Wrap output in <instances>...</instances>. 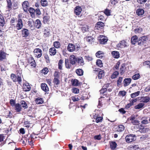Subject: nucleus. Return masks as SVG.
<instances>
[{"instance_id": "f257e3e1", "label": "nucleus", "mask_w": 150, "mask_h": 150, "mask_svg": "<svg viewBox=\"0 0 150 150\" xmlns=\"http://www.w3.org/2000/svg\"><path fill=\"white\" fill-rule=\"evenodd\" d=\"M11 25L17 30L22 29L23 26V23L22 19L20 18L18 20H16L14 18H12L10 21Z\"/></svg>"}, {"instance_id": "f03ea898", "label": "nucleus", "mask_w": 150, "mask_h": 150, "mask_svg": "<svg viewBox=\"0 0 150 150\" xmlns=\"http://www.w3.org/2000/svg\"><path fill=\"white\" fill-rule=\"evenodd\" d=\"M39 134V132H33L31 134L25 135V138L27 139L28 143L31 146H33L34 145L33 143L35 141V139L37 138L38 135Z\"/></svg>"}, {"instance_id": "7ed1b4c3", "label": "nucleus", "mask_w": 150, "mask_h": 150, "mask_svg": "<svg viewBox=\"0 0 150 150\" xmlns=\"http://www.w3.org/2000/svg\"><path fill=\"white\" fill-rule=\"evenodd\" d=\"M149 40L146 36H143L140 37L138 40V45L142 47L147 46L149 44Z\"/></svg>"}, {"instance_id": "20e7f679", "label": "nucleus", "mask_w": 150, "mask_h": 150, "mask_svg": "<svg viewBox=\"0 0 150 150\" xmlns=\"http://www.w3.org/2000/svg\"><path fill=\"white\" fill-rule=\"evenodd\" d=\"M7 5L6 8L8 11H9L11 10L13 8V9L15 10L18 8V5L17 3H15L12 5V2L11 0H6Z\"/></svg>"}, {"instance_id": "39448f33", "label": "nucleus", "mask_w": 150, "mask_h": 150, "mask_svg": "<svg viewBox=\"0 0 150 150\" xmlns=\"http://www.w3.org/2000/svg\"><path fill=\"white\" fill-rule=\"evenodd\" d=\"M11 78L14 82H18V83L20 84L21 83L22 78L20 74L19 76L14 74H11Z\"/></svg>"}, {"instance_id": "423d86ee", "label": "nucleus", "mask_w": 150, "mask_h": 150, "mask_svg": "<svg viewBox=\"0 0 150 150\" xmlns=\"http://www.w3.org/2000/svg\"><path fill=\"white\" fill-rule=\"evenodd\" d=\"M22 6L23 11L27 13L30 6L29 2L27 1H24L22 3Z\"/></svg>"}, {"instance_id": "0eeeda50", "label": "nucleus", "mask_w": 150, "mask_h": 150, "mask_svg": "<svg viewBox=\"0 0 150 150\" xmlns=\"http://www.w3.org/2000/svg\"><path fill=\"white\" fill-rule=\"evenodd\" d=\"M135 135L133 134H128L125 137V140L127 142L129 143L135 140Z\"/></svg>"}, {"instance_id": "6e6552de", "label": "nucleus", "mask_w": 150, "mask_h": 150, "mask_svg": "<svg viewBox=\"0 0 150 150\" xmlns=\"http://www.w3.org/2000/svg\"><path fill=\"white\" fill-rule=\"evenodd\" d=\"M21 32L22 37L25 39H26L30 35L29 30L27 28H23L21 30Z\"/></svg>"}, {"instance_id": "1a4fd4ad", "label": "nucleus", "mask_w": 150, "mask_h": 150, "mask_svg": "<svg viewBox=\"0 0 150 150\" xmlns=\"http://www.w3.org/2000/svg\"><path fill=\"white\" fill-rule=\"evenodd\" d=\"M127 43L125 40H123L120 41L119 43L117 45V47L123 48L127 47L129 45L127 44Z\"/></svg>"}, {"instance_id": "9d476101", "label": "nucleus", "mask_w": 150, "mask_h": 150, "mask_svg": "<svg viewBox=\"0 0 150 150\" xmlns=\"http://www.w3.org/2000/svg\"><path fill=\"white\" fill-rule=\"evenodd\" d=\"M33 52L35 56L38 58L42 56V51L40 48H36L34 50Z\"/></svg>"}, {"instance_id": "9b49d317", "label": "nucleus", "mask_w": 150, "mask_h": 150, "mask_svg": "<svg viewBox=\"0 0 150 150\" xmlns=\"http://www.w3.org/2000/svg\"><path fill=\"white\" fill-rule=\"evenodd\" d=\"M98 38L99 42L101 44H105L108 40L107 38L103 35L99 36Z\"/></svg>"}, {"instance_id": "f8f14e48", "label": "nucleus", "mask_w": 150, "mask_h": 150, "mask_svg": "<svg viewBox=\"0 0 150 150\" xmlns=\"http://www.w3.org/2000/svg\"><path fill=\"white\" fill-rule=\"evenodd\" d=\"M105 25L104 23L100 21L98 22L96 24L95 28L97 30L101 29L104 28Z\"/></svg>"}, {"instance_id": "ddd939ff", "label": "nucleus", "mask_w": 150, "mask_h": 150, "mask_svg": "<svg viewBox=\"0 0 150 150\" xmlns=\"http://www.w3.org/2000/svg\"><path fill=\"white\" fill-rule=\"evenodd\" d=\"M77 58L74 55L70 56L69 57V61L70 63L72 65H75L77 61Z\"/></svg>"}, {"instance_id": "4468645a", "label": "nucleus", "mask_w": 150, "mask_h": 150, "mask_svg": "<svg viewBox=\"0 0 150 150\" xmlns=\"http://www.w3.org/2000/svg\"><path fill=\"white\" fill-rule=\"evenodd\" d=\"M82 11L81 6H76L74 8V12L77 16L79 15Z\"/></svg>"}, {"instance_id": "2eb2a0df", "label": "nucleus", "mask_w": 150, "mask_h": 150, "mask_svg": "<svg viewBox=\"0 0 150 150\" xmlns=\"http://www.w3.org/2000/svg\"><path fill=\"white\" fill-rule=\"evenodd\" d=\"M43 36L45 38L49 37L50 35V30L48 27H46L44 28L43 31Z\"/></svg>"}, {"instance_id": "dca6fc26", "label": "nucleus", "mask_w": 150, "mask_h": 150, "mask_svg": "<svg viewBox=\"0 0 150 150\" xmlns=\"http://www.w3.org/2000/svg\"><path fill=\"white\" fill-rule=\"evenodd\" d=\"M67 49L69 51L73 52L76 50L75 45L72 43H69L68 45Z\"/></svg>"}, {"instance_id": "f3484780", "label": "nucleus", "mask_w": 150, "mask_h": 150, "mask_svg": "<svg viewBox=\"0 0 150 150\" xmlns=\"http://www.w3.org/2000/svg\"><path fill=\"white\" fill-rule=\"evenodd\" d=\"M135 117L134 116H131L129 117L130 120H131V123L134 125H138L139 124V121L135 120Z\"/></svg>"}, {"instance_id": "a211bd4d", "label": "nucleus", "mask_w": 150, "mask_h": 150, "mask_svg": "<svg viewBox=\"0 0 150 150\" xmlns=\"http://www.w3.org/2000/svg\"><path fill=\"white\" fill-rule=\"evenodd\" d=\"M23 91L25 92L29 91L31 89V87L28 83H25L23 85Z\"/></svg>"}, {"instance_id": "6ab92c4d", "label": "nucleus", "mask_w": 150, "mask_h": 150, "mask_svg": "<svg viewBox=\"0 0 150 150\" xmlns=\"http://www.w3.org/2000/svg\"><path fill=\"white\" fill-rule=\"evenodd\" d=\"M57 51L54 47H52L49 50V53L50 56H54L57 53Z\"/></svg>"}, {"instance_id": "aec40b11", "label": "nucleus", "mask_w": 150, "mask_h": 150, "mask_svg": "<svg viewBox=\"0 0 150 150\" xmlns=\"http://www.w3.org/2000/svg\"><path fill=\"white\" fill-rule=\"evenodd\" d=\"M79 95H75L74 96H72L71 97V98L73 101L76 102L79 101L81 98L82 100H83L84 99V98H83L82 97H81V96H80Z\"/></svg>"}, {"instance_id": "412c9836", "label": "nucleus", "mask_w": 150, "mask_h": 150, "mask_svg": "<svg viewBox=\"0 0 150 150\" xmlns=\"http://www.w3.org/2000/svg\"><path fill=\"white\" fill-rule=\"evenodd\" d=\"M41 87L42 89L45 92H47L49 91V88L47 84L45 83L41 84Z\"/></svg>"}, {"instance_id": "4be33fe9", "label": "nucleus", "mask_w": 150, "mask_h": 150, "mask_svg": "<svg viewBox=\"0 0 150 150\" xmlns=\"http://www.w3.org/2000/svg\"><path fill=\"white\" fill-rule=\"evenodd\" d=\"M28 11L30 14L31 17L33 18L35 17V10L32 7H30L28 9Z\"/></svg>"}, {"instance_id": "5701e85b", "label": "nucleus", "mask_w": 150, "mask_h": 150, "mask_svg": "<svg viewBox=\"0 0 150 150\" xmlns=\"http://www.w3.org/2000/svg\"><path fill=\"white\" fill-rule=\"evenodd\" d=\"M15 110L16 112H20L22 111V108L19 103H16L14 106Z\"/></svg>"}, {"instance_id": "b1692460", "label": "nucleus", "mask_w": 150, "mask_h": 150, "mask_svg": "<svg viewBox=\"0 0 150 150\" xmlns=\"http://www.w3.org/2000/svg\"><path fill=\"white\" fill-rule=\"evenodd\" d=\"M126 69L125 65L124 64H122L120 68L119 72L121 75L123 74L125 71Z\"/></svg>"}, {"instance_id": "393cba45", "label": "nucleus", "mask_w": 150, "mask_h": 150, "mask_svg": "<svg viewBox=\"0 0 150 150\" xmlns=\"http://www.w3.org/2000/svg\"><path fill=\"white\" fill-rule=\"evenodd\" d=\"M6 54L4 52L0 51V61H2L6 59Z\"/></svg>"}, {"instance_id": "a878e982", "label": "nucleus", "mask_w": 150, "mask_h": 150, "mask_svg": "<svg viewBox=\"0 0 150 150\" xmlns=\"http://www.w3.org/2000/svg\"><path fill=\"white\" fill-rule=\"evenodd\" d=\"M77 62L79 66H83L84 64L83 59L82 57L78 58Z\"/></svg>"}, {"instance_id": "bb28decb", "label": "nucleus", "mask_w": 150, "mask_h": 150, "mask_svg": "<svg viewBox=\"0 0 150 150\" xmlns=\"http://www.w3.org/2000/svg\"><path fill=\"white\" fill-rule=\"evenodd\" d=\"M5 24L4 17L2 14L0 13V26H4Z\"/></svg>"}, {"instance_id": "cd10ccee", "label": "nucleus", "mask_w": 150, "mask_h": 150, "mask_svg": "<svg viewBox=\"0 0 150 150\" xmlns=\"http://www.w3.org/2000/svg\"><path fill=\"white\" fill-rule=\"evenodd\" d=\"M96 55L97 57L101 59L104 57V54L102 51H99L96 53Z\"/></svg>"}, {"instance_id": "c85d7f7f", "label": "nucleus", "mask_w": 150, "mask_h": 150, "mask_svg": "<svg viewBox=\"0 0 150 150\" xmlns=\"http://www.w3.org/2000/svg\"><path fill=\"white\" fill-rule=\"evenodd\" d=\"M35 26L38 29L40 28L42 25V23L39 19H37L35 22Z\"/></svg>"}, {"instance_id": "c756f323", "label": "nucleus", "mask_w": 150, "mask_h": 150, "mask_svg": "<svg viewBox=\"0 0 150 150\" xmlns=\"http://www.w3.org/2000/svg\"><path fill=\"white\" fill-rule=\"evenodd\" d=\"M35 103L37 104H41L44 102L43 99L39 97L35 98Z\"/></svg>"}, {"instance_id": "7c9ffc66", "label": "nucleus", "mask_w": 150, "mask_h": 150, "mask_svg": "<svg viewBox=\"0 0 150 150\" xmlns=\"http://www.w3.org/2000/svg\"><path fill=\"white\" fill-rule=\"evenodd\" d=\"M125 128V127L123 125H119L116 128V131L118 132H122L124 131Z\"/></svg>"}, {"instance_id": "2f4dec72", "label": "nucleus", "mask_w": 150, "mask_h": 150, "mask_svg": "<svg viewBox=\"0 0 150 150\" xmlns=\"http://www.w3.org/2000/svg\"><path fill=\"white\" fill-rule=\"evenodd\" d=\"M138 37L136 35L132 36L131 38V42L133 45H135L137 42H138Z\"/></svg>"}, {"instance_id": "473e14b6", "label": "nucleus", "mask_w": 150, "mask_h": 150, "mask_svg": "<svg viewBox=\"0 0 150 150\" xmlns=\"http://www.w3.org/2000/svg\"><path fill=\"white\" fill-rule=\"evenodd\" d=\"M110 148L112 150L115 149L117 147V144L115 142L112 141L110 142Z\"/></svg>"}, {"instance_id": "72a5a7b5", "label": "nucleus", "mask_w": 150, "mask_h": 150, "mask_svg": "<svg viewBox=\"0 0 150 150\" xmlns=\"http://www.w3.org/2000/svg\"><path fill=\"white\" fill-rule=\"evenodd\" d=\"M50 16L48 15L44 16L43 18V23L44 24L47 23L50 20Z\"/></svg>"}, {"instance_id": "f704fd0d", "label": "nucleus", "mask_w": 150, "mask_h": 150, "mask_svg": "<svg viewBox=\"0 0 150 150\" xmlns=\"http://www.w3.org/2000/svg\"><path fill=\"white\" fill-rule=\"evenodd\" d=\"M131 80V79L130 78L125 79L124 81V86H126L129 85Z\"/></svg>"}, {"instance_id": "c9c22d12", "label": "nucleus", "mask_w": 150, "mask_h": 150, "mask_svg": "<svg viewBox=\"0 0 150 150\" xmlns=\"http://www.w3.org/2000/svg\"><path fill=\"white\" fill-rule=\"evenodd\" d=\"M53 46L55 48L59 49L60 48L61 45L59 42L56 41L53 42Z\"/></svg>"}, {"instance_id": "e433bc0d", "label": "nucleus", "mask_w": 150, "mask_h": 150, "mask_svg": "<svg viewBox=\"0 0 150 150\" xmlns=\"http://www.w3.org/2000/svg\"><path fill=\"white\" fill-rule=\"evenodd\" d=\"M112 56L115 58L117 59L120 57L119 52L116 51H113L111 52Z\"/></svg>"}, {"instance_id": "4c0bfd02", "label": "nucleus", "mask_w": 150, "mask_h": 150, "mask_svg": "<svg viewBox=\"0 0 150 150\" xmlns=\"http://www.w3.org/2000/svg\"><path fill=\"white\" fill-rule=\"evenodd\" d=\"M19 104L21 105L22 108H23L24 109H26L28 107L27 103L24 100H22L21 101Z\"/></svg>"}, {"instance_id": "58836bf2", "label": "nucleus", "mask_w": 150, "mask_h": 150, "mask_svg": "<svg viewBox=\"0 0 150 150\" xmlns=\"http://www.w3.org/2000/svg\"><path fill=\"white\" fill-rule=\"evenodd\" d=\"M100 70L99 71L98 74V78L100 79L103 77L105 75V72L104 70H101L99 69Z\"/></svg>"}, {"instance_id": "ea45409f", "label": "nucleus", "mask_w": 150, "mask_h": 150, "mask_svg": "<svg viewBox=\"0 0 150 150\" xmlns=\"http://www.w3.org/2000/svg\"><path fill=\"white\" fill-rule=\"evenodd\" d=\"M86 40L89 43L91 44L92 42H94V38L91 36H87L86 37Z\"/></svg>"}, {"instance_id": "a19ab883", "label": "nucleus", "mask_w": 150, "mask_h": 150, "mask_svg": "<svg viewBox=\"0 0 150 150\" xmlns=\"http://www.w3.org/2000/svg\"><path fill=\"white\" fill-rule=\"evenodd\" d=\"M65 66L67 69H70L71 67V64L69 63V60L68 59H66L65 61Z\"/></svg>"}, {"instance_id": "79ce46f5", "label": "nucleus", "mask_w": 150, "mask_h": 150, "mask_svg": "<svg viewBox=\"0 0 150 150\" xmlns=\"http://www.w3.org/2000/svg\"><path fill=\"white\" fill-rule=\"evenodd\" d=\"M76 74L79 76H82L83 74V71L82 69H79L76 70Z\"/></svg>"}, {"instance_id": "37998d69", "label": "nucleus", "mask_w": 150, "mask_h": 150, "mask_svg": "<svg viewBox=\"0 0 150 150\" xmlns=\"http://www.w3.org/2000/svg\"><path fill=\"white\" fill-rule=\"evenodd\" d=\"M107 89L106 88H104L103 87L100 90V93L103 94H104V96H105L106 97H107V93H106Z\"/></svg>"}, {"instance_id": "c03bdc74", "label": "nucleus", "mask_w": 150, "mask_h": 150, "mask_svg": "<svg viewBox=\"0 0 150 150\" xmlns=\"http://www.w3.org/2000/svg\"><path fill=\"white\" fill-rule=\"evenodd\" d=\"M71 82L73 86H77L79 85V81L77 79H72L71 80Z\"/></svg>"}, {"instance_id": "a18cd8bd", "label": "nucleus", "mask_w": 150, "mask_h": 150, "mask_svg": "<svg viewBox=\"0 0 150 150\" xmlns=\"http://www.w3.org/2000/svg\"><path fill=\"white\" fill-rule=\"evenodd\" d=\"M136 13L138 16L142 15L144 14V11L141 8H138L137 10Z\"/></svg>"}, {"instance_id": "49530a36", "label": "nucleus", "mask_w": 150, "mask_h": 150, "mask_svg": "<svg viewBox=\"0 0 150 150\" xmlns=\"http://www.w3.org/2000/svg\"><path fill=\"white\" fill-rule=\"evenodd\" d=\"M150 98L149 96H146L142 98V102L144 103H146L149 101Z\"/></svg>"}, {"instance_id": "de8ad7c7", "label": "nucleus", "mask_w": 150, "mask_h": 150, "mask_svg": "<svg viewBox=\"0 0 150 150\" xmlns=\"http://www.w3.org/2000/svg\"><path fill=\"white\" fill-rule=\"evenodd\" d=\"M40 3L42 6L43 7H45L48 6V4L47 0H41Z\"/></svg>"}, {"instance_id": "09e8293b", "label": "nucleus", "mask_w": 150, "mask_h": 150, "mask_svg": "<svg viewBox=\"0 0 150 150\" xmlns=\"http://www.w3.org/2000/svg\"><path fill=\"white\" fill-rule=\"evenodd\" d=\"M144 105V104L142 103H139L137 105L135 106L134 108L136 109H139L142 108Z\"/></svg>"}, {"instance_id": "8fccbe9b", "label": "nucleus", "mask_w": 150, "mask_h": 150, "mask_svg": "<svg viewBox=\"0 0 150 150\" xmlns=\"http://www.w3.org/2000/svg\"><path fill=\"white\" fill-rule=\"evenodd\" d=\"M103 13L107 16H108L110 15L111 10L106 8L104 10Z\"/></svg>"}, {"instance_id": "3c124183", "label": "nucleus", "mask_w": 150, "mask_h": 150, "mask_svg": "<svg viewBox=\"0 0 150 150\" xmlns=\"http://www.w3.org/2000/svg\"><path fill=\"white\" fill-rule=\"evenodd\" d=\"M103 118L102 116L99 115L96 119V121L97 123L101 122L103 120Z\"/></svg>"}, {"instance_id": "603ef678", "label": "nucleus", "mask_w": 150, "mask_h": 150, "mask_svg": "<svg viewBox=\"0 0 150 150\" xmlns=\"http://www.w3.org/2000/svg\"><path fill=\"white\" fill-rule=\"evenodd\" d=\"M100 110H98L97 112H95L94 114L93 115V118L96 119L99 115H100Z\"/></svg>"}, {"instance_id": "864d4df0", "label": "nucleus", "mask_w": 150, "mask_h": 150, "mask_svg": "<svg viewBox=\"0 0 150 150\" xmlns=\"http://www.w3.org/2000/svg\"><path fill=\"white\" fill-rule=\"evenodd\" d=\"M140 75L139 73H137L134 75L132 77V79L134 80H137L140 77Z\"/></svg>"}, {"instance_id": "5fc2aeb1", "label": "nucleus", "mask_w": 150, "mask_h": 150, "mask_svg": "<svg viewBox=\"0 0 150 150\" xmlns=\"http://www.w3.org/2000/svg\"><path fill=\"white\" fill-rule=\"evenodd\" d=\"M119 74V72L117 71L114 72L112 74L111 78L112 79H114L116 78Z\"/></svg>"}, {"instance_id": "6e6d98bb", "label": "nucleus", "mask_w": 150, "mask_h": 150, "mask_svg": "<svg viewBox=\"0 0 150 150\" xmlns=\"http://www.w3.org/2000/svg\"><path fill=\"white\" fill-rule=\"evenodd\" d=\"M96 65L99 67H101L103 66V64L102 61L100 59H98L96 62Z\"/></svg>"}, {"instance_id": "4d7b16f0", "label": "nucleus", "mask_w": 150, "mask_h": 150, "mask_svg": "<svg viewBox=\"0 0 150 150\" xmlns=\"http://www.w3.org/2000/svg\"><path fill=\"white\" fill-rule=\"evenodd\" d=\"M88 26L86 25H83L81 28V30L83 32H85L88 30Z\"/></svg>"}, {"instance_id": "13d9d810", "label": "nucleus", "mask_w": 150, "mask_h": 150, "mask_svg": "<svg viewBox=\"0 0 150 150\" xmlns=\"http://www.w3.org/2000/svg\"><path fill=\"white\" fill-rule=\"evenodd\" d=\"M63 63V60L61 59H60L58 63V68L62 70V64Z\"/></svg>"}, {"instance_id": "bf43d9fd", "label": "nucleus", "mask_w": 150, "mask_h": 150, "mask_svg": "<svg viewBox=\"0 0 150 150\" xmlns=\"http://www.w3.org/2000/svg\"><path fill=\"white\" fill-rule=\"evenodd\" d=\"M142 31V28L140 27L137 28L134 30V32L135 33H140Z\"/></svg>"}, {"instance_id": "052dcab7", "label": "nucleus", "mask_w": 150, "mask_h": 150, "mask_svg": "<svg viewBox=\"0 0 150 150\" xmlns=\"http://www.w3.org/2000/svg\"><path fill=\"white\" fill-rule=\"evenodd\" d=\"M140 93L139 91H138L131 94V97L132 98H134L139 95Z\"/></svg>"}, {"instance_id": "680f3d73", "label": "nucleus", "mask_w": 150, "mask_h": 150, "mask_svg": "<svg viewBox=\"0 0 150 150\" xmlns=\"http://www.w3.org/2000/svg\"><path fill=\"white\" fill-rule=\"evenodd\" d=\"M48 71L49 70L47 67L44 68L41 71V72L44 75L46 74Z\"/></svg>"}, {"instance_id": "e2e57ef3", "label": "nucleus", "mask_w": 150, "mask_h": 150, "mask_svg": "<svg viewBox=\"0 0 150 150\" xmlns=\"http://www.w3.org/2000/svg\"><path fill=\"white\" fill-rule=\"evenodd\" d=\"M122 77H119L117 81V85L118 87L120 86L121 84V83L122 80Z\"/></svg>"}, {"instance_id": "0e129e2a", "label": "nucleus", "mask_w": 150, "mask_h": 150, "mask_svg": "<svg viewBox=\"0 0 150 150\" xmlns=\"http://www.w3.org/2000/svg\"><path fill=\"white\" fill-rule=\"evenodd\" d=\"M28 25L29 26L32 27L34 23V21L32 19H30L28 21Z\"/></svg>"}, {"instance_id": "69168bd1", "label": "nucleus", "mask_w": 150, "mask_h": 150, "mask_svg": "<svg viewBox=\"0 0 150 150\" xmlns=\"http://www.w3.org/2000/svg\"><path fill=\"white\" fill-rule=\"evenodd\" d=\"M34 60L33 58L32 57V56H31L30 57H29L27 59V62L29 64L30 63H31Z\"/></svg>"}, {"instance_id": "338daca9", "label": "nucleus", "mask_w": 150, "mask_h": 150, "mask_svg": "<svg viewBox=\"0 0 150 150\" xmlns=\"http://www.w3.org/2000/svg\"><path fill=\"white\" fill-rule=\"evenodd\" d=\"M44 58L46 60V61L47 63H49L50 62V58L47 54H45Z\"/></svg>"}, {"instance_id": "774afa93", "label": "nucleus", "mask_w": 150, "mask_h": 150, "mask_svg": "<svg viewBox=\"0 0 150 150\" xmlns=\"http://www.w3.org/2000/svg\"><path fill=\"white\" fill-rule=\"evenodd\" d=\"M53 81L54 85H57L59 83V80L58 78H54Z\"/></svg>"}]
</instances>
